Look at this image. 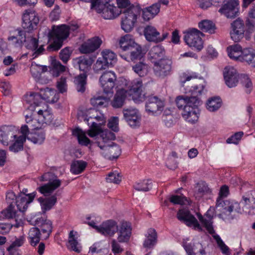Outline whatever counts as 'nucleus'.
<instances>
[{
	"label": "nucleus",
	"instance_id": "0e129e2a",
	"mask_svg": "<svg viewBox=\"0 0 255 255\" xmlns=\"http://www.w3.org/2000/svg\"><path fill=\"white\" fill-rule=\"evenodd\" d=\"M209 190V188L204 183H199L197 184V190L195 193L196 198L202 197L204 194L207 193Z\"/></svg>",
	"mask_w": 255,
	"mask_h": 255
},
{
	"label": "nucleus",
	"instance_id": "ea45409f",
	"mask_svg": "<svg viewBox=\"0 0 255 255\" xmlns=\"http://www.w3.org/2000/svg\"><path fill=\"white\" fill-rule=\"evenodd\" d=\"M152 187V182L150 179H144L136 182L133 185V188L135 190L143 192L149 191Z\"/></svg>",
	"mask_w": 255,
	"mask_h": 255
},
{
	"label": "nucleus",
	"instance_id": "49530a36",
	"mask_svg": "<svg viewBox=\"0 0 255 255\" xmlns=\"http://www.w3.org/2000/svg\"><path fill=\"white\" fill-rule=\"evenodd\" d=\"M27 139L30 140L35 144H42L45 139V133L42 131H37L34 133H30L29 135L27 136Z\"/></svg>",
	"mask_w": 255,
	"mask_h": 255
},
{
	"label": "nucleus",
	"instance_id": "e2e57ef3",
	"mask_svg": "<svg viewBox=\"0 0 255 255\" xmlns=\"http://www.w3.org/2000/svg\"><path fill=\"white\" fill-rule=\"evenodd\" d=\"M169 201L173 204L184 205L188 202L187 199L183 195H172Z\"/></svg>",
	"mask_w": 255,
	"mask_h": 255
},
{
	"label": "nucleus",
	"instance_id": "680f3d73",
	"mask_svg": "<svg viewBox=\"0 0 255 255\" xmlns=\"http://www.w3.org/2000/svg\"><path fill=\"white\" fill-rule=\"evenodd\" d=\"M72 53V50H70V47H66L62 49L59 53L60 59L64 64H66L70 59Z\"/></svg>",
	"mask_w": 255,
	"mask_h": 255
},
{
	"label": "nucleus",
	"instance_id": "cd10ccee",
	"mask_svg": "<svg viewBox=\"0 0 255 255\" xmlns=\"http://www.w3.org/2000/svg\"><path fill=\"white\" fill-rule=\"evenodd\" d=\"M48 96L44 94L42 96L38 93H32L29 95H26L24 96V100L28 104L29 106L28 109L30 111H34L35 107L39 105L41 99L47 100Z\"/></svg>",
	"mask_w": 255,
	"mask_h": 255
},
{
	"label": "nucleus",
	"instance_id": "6e6552de",
	"mask_svg": "<svg viewBox=\"0 0 255 255\" xmlns=\"http://www.w3.org/2000/svg\"><path fill=\"white\" fill-rule=\"evenodd\" d=\"M113 0H93L92 8H95L98 13L106 19L114 18L119 15L118 8L110 3Z\"/></svg>",
	"mask_w": 255,
	"mask_h": 255
},
{
	"label": "nucleus",
	"instance_id": "7c9ffc66",
	"mask_svg": "<svg viewBox=\"0 0 255 255\" xmlns=\"http://www.w3.org/2000/svg\"><path fill=\"white\" fill-rule=\"evenodd\" d=\"M146 239L144 241L143 246L146 249H152L157 242V234L153 228H149L145 235Z\"/></svg>",
	"mask_w": 255,
	"mask_h": 255
},
{
	"label": "nucleus",
	"instance_id": "20e7f679",
	"mask_svg": "<svg viewBox=\"0 0 255 255\" xmlns=\"http://www.w3.org/2000/svg\"><path fill=\"white\" fill-rule=\"evenodd\" d=\"M79 27L76 23L71 24L69 26L62 25L55 27L53 26L52 29L49 32V37L53 41L47 47L49 51H56L61 48L63 41L67 39L70 31H76Z\"/></svg>",
	"mask_w": 255,
	"mask_h": 255
},
{
	"label": "nucleus",
	"instance_id": "052dcab7",
	"mask_svg": "<svg viewBox=\"0 0 255 255\" xmlns=\"http://www.w3.org/2000/svg\"><path fill=\"white\" fill-rule=\"evenodd\" d=\"M25 238L23 236H19L18 238L15 237L14 240L12 242L11 244L7 247V250L11 252L13 250L17 248L21 247L24 243Z\"/></svg>",
	"mask_w": 255,
	"mask_h": 255
},
{
	"label": "nucleus",
	"instance_id": "603ef678",
	"mask_svg": "<svg viewBox=\"0 0 255 255\" xmlns=\"http://www.w3.org/2000/svg\"><path fill=\"white\" fill-rule=\"evenodd\" d=\"M214 239L216 241L218 247L220 248L222 253L225 255H230V249L225 244V243L221 239L220 237L216 234H211Z\"/></svg>",
	"mask_w": 255,
	"mask_h": 255
},
{
	"label": "nucleus",
	"instance_id": "f257e3e1",
	"mask_svg": "<svg viewBox=\"0 0 255 255\" xmlns=\"http://www.w3.org/2000/svg\"><path fill=\"white\" fill-rule=\"evenodd\" d=\"M39 22V18L35 11L32 9L26 10L22 16V27L24 31L18 30L16 36H11L8 38L9 41H12L15 47H20L23 42L25 47L33 51V59L42 54L44 51L43 45L38 48V40L34 37L26 38L25 32H29L35 28Z\"/></svg>",
	"mask_w": 255,
	"mask_h": 255
},
{
	"label": "nucleus",
	"instance_id": "2eb2a0df",
	"mask_svg": "<svg viewBox=\"0 0 255 255\" xmlns=\"http://www.w3.org/2000/svg\"><path fill=\"white\" fill-rule=\"evenodd\" d=\"M172 61L168 58H161L154 62V72L158 77H164L171 73L172 70Z\"/></svg>",
	"mask_w": 255,
	"mask_h": 255
},
{
	"label": "nucleus",
	"instance_id": "9b49d317",
	"mask_svg": "<svg viewBox=\"0 0 255 255\" xmlns=\"http://www.w3.org/2000/svg\"><path fill=\"white\" fill-rule=\"evenodd\" d=\"M117 77L111 71L105 72L100 77L99 81L105 94H113Z\"/></svg>",
	"mask_w": 255,
	"mask_h": 255
},
{
	"label": "nucleus",
	"instance_id": "bb28decb",
	"mask_svg": "<svg viewBox=\"0 0 255 255\" xmlns=\"http://www.w3.org/2000/svg\"><path fill=\"white\" fill-rule=\"evenodd\" d=\"M36 192L34 191L27 194V198L23 197L21 195L18 196L16 198L14 205H16L17 209L21 212H23L27 209L28 205L31 203L36 195Z\"/></svg>",
	"mask_w": 255,
	"mask_h": 255
},
{
	"label": "nucleus",
	"instance_id": "4c0bfd02",
	"mask_svg": "<svg viewBox=\"0 0 255 255\" xmlns=\"http://www.w3.org/2000/svg\"><path fill=\"white\" fill-rule=\"evenodd\" d=\"M199 28L203 32L213 34L215 32L216 25L213 21L210 20H203L198 23Z\"/></svg>",
	"mask_w": 255,
	"mask_h": 255
},
{
	"label": "nucleus",
	"instance_id": "f03ea898",
	"mask_svg": "<svg viewBox=\"0 0 255 255\" xmlns=\"http://www.w3.org/2000/svg\"><path fill=\"white\" fill-rule=\"evenodd\" d=\"M119 45V55L128 62L141 60L146 52L140 45L135 42L130 34L122 37Z\"/></svg>",
	"mask_w": 255,
	"mask_h": 255
},
{
	"label": "nucleus",
	"instance_id": "a211bd4d",
	"mask_svg": "<svg viewBox=\"0 0 255 255\" xmlns=\"http://www.w3.org/2000/svg\"><path fill=\"white\" fill-rule=\"evenodd\" d=\"M123 114L125 120L131 128H135L140 126L141 115L137 110L135 109H124Z\"/></svg>",
	"mask_w": 255,
	"mask_h": 255
},
{
	"label": "nucleus",
	"instance_id": "aec40b11",
	"mask_svg": "<svg viewBox=\"0 0 255 255\" xmlns=\"http://www.w3.org/2000/svg\"><path fill=\"white\" fill-rule=\"evenodd\" d=\"M31 224L40 229V231L42 232V239L46 240L49 238L52 229V222L50 221L38 218Z\"/></svg>",
	"mask_w": 255,
	"mask_h": 255
},
{
	"label": "nucleus",
	"instance_id": "ddd939ff",
	"mask_svg": "<svg viewBox=\"0 0 255 255\" xmlns=\"http://www.w3.org/2000/svg\"><path fill=\"white\" fill-rule=\"evenodd\" d=\"M128 94L132 96V100L136 103H139L145 100L146 93L143 91V85L140 80H133L130 88L128 91Z\"/></svg>",
	"mask_w": 255,
	"mask_h": 255
},
{
	"label": "nucleus",
	"instance_id": "3c124183",
	"mask_svg": "<svg viewBox=\"0 0 255 255\" xmlns=\"http://www.w3.org/2000/svg\"><path fill=\"white\" fill-rule=\"evenodd\" d=\"M214 239L216 241L218 247L220 248L222 253L225 255H230V249L225 244V243L221 239L220 237L216 234H211Z\"/></svg>",
	"mask_w": 255,
	"mask_h": 255
},
{
	"label": "nucleus",
	"instance_id": "8fccbe9b",
	"mask_svg": "<svg viewBox=\"0 0 255 255\" xmlns=\"http://www.w3.org/2000/svg\"><path fill=\"white\" fill-rule=\"evenodd\" d=\"M214 239L216 241L218 247L220 248L222 253L225 255H230V249L225 244V243L221 239L220 237L216 234H211Z\"/></svg>",
	"mask_w": 255,
	"mask_h": 255
},
{
	"label": "nucleus",
	"instance_id": "4be33fe9",
	"mask_svg": "<svg viewBox=\"0 0 255 255\" xmlns=\"http://www.w3.org/2000/svg\"><path fill=\"white\" fill-rule=\"evenodd\" d=\"M224 78L227 86L229 88H233L237 85L240 75L234 68L226 67L224 71Z\"/></svg>",
	"mask_w": 255,
	"mask_h": 255
},
{
	"label": "nucleus",
	"instance_id": "f704fd0d",
	"mask_svg": "<svg viewBox=\"0 0 255 255\" xmlns=\"http://www.w3.org/2000/svg\"><path fill=\"white\" fill-rule=\"evenodd\" d=\"M76 232L71 231L69 234L68 248L77 253H80L82 251V247L75 238L77 235Z\"/></svg>",
	"mask_w": 255,
	"mask_h": 255
},
{
	"label": "nucleus",
	"instance_id": "338daca9",
	"mask_svg": "<svg viewBox=\"0 0 255 255\" xmlns=\"http://www.w3.org/2000/svg\"><path fill=\"white\" fill-rule=\"evenodd\" d=\"M243 134L244 133L243 131L237 132L229 137L226 140V142L229 144L234 143L237 144L238 143L239 140L241 139Z\"/></svg>",
	"mask_w": 255,
	"mask_h": 255
},
{
	"label": "nucleus",
	"instance_id": "79ce46f5",
	"mask_svg": "<svg viewBox=\"0 0 255 255\" xmlns=\"http://www.w3.org/2000/svg\"><path fill=\"white\" fill-rule=\"evenodd\" d=\"M132 69L140 77H143L148 73L149 66L143 62L140 61L133 65Z\"/></svg>",
	"mask_w": 255,
	"mask_h": 255
},
{
	"label": "nucleus",
	"instance_id": "4468645a",
	"mask_svg": "<svg viewBox=\"0 0 255 255\" xmlns=\"http://www.w3.org/2000/svg\"><path fill=\"white\" fill-rule=\"evenodd\" d=\"M238 0H229L222 5L219 12L228 18H234L239 13Z\"/></svg>",
	"mask_w": 255,
	"mask_h": 255
},
{
	"label": "nucleus",
	"instance_id": "4d7b16f0",
	"mask_svg": "<svg viewBox=\"0 0 255 255\" xmlns=\"http://www.w3.org/2000/svg\"><path fill=\"white\" fill-rule=\"evenodd\" d=\"M255 51L249 48L244 49L241 52V62H246L248 64H251L253 59L254 58V54Z\"/></svg>",
	"mask_w": 255,
	"mask_h": 255
},
{
	"label": "nucleus",
	"instance_id": "c03bdc74",
	"mask_svg": "<svg viewBox=\"0 0 255 255\" xmlns=\"http://www.w3.org/2000/svg\"><path fill=\"white\" fill-rule=\"evenodd\" d=\"M239 80L241 84L244 87L246 93L250 94L253 90V85L249 76L246 74H241Z\"/></svg>",
	"mask_w": 255,
	"mask_h": 255
},
{
	"label": "nucleus",
	"instance_id": "9d476101",
	"mask_svg": "<svg viewBox=\"0 0 255 255\" xmlns=\"http://www.w3.org/2000/svg\"><path fill=\"white\" fill-rule=\"evenodd\" d=\"M97 144L101 149V154L106 159L110 160L116 159L121 154V149L120 146L113 141L103 145L100 144L99 142Z\"/></svg>",
	"mask_w": 255,
	"mask_h": 255
},
{
	"label": "nucleus",
	"instance_id": "e433bc0d",
	"mask_svg": "<svg viewBox=\"0 0 255 255\" xmlns=\"http://www.w3.org/2000/svg\"><path fill=\"white\" fill-rule=\"evenodd\" d=\"M197 216L199 221L203 225L208 232L210 234H214L215 230L213 226L212 217L210 215H209L208 214H206V216L208 217V219H205L203 218L202 215L200 213H197Z\"/></svg>",
	"mask_w": 255,
	"mask_h": 255
},
{
	"label": "nucleus",
	"instance_id": "1a4fd4ad",
	"mask_svg": "<svg viewBox=\"0 0 255 255\" xmlns=\"http://www.w3.org/2000/svg\"><path fill=\"white\" fill-rule=\"evenodd\" d=\"M204 34L200 30L193 28L188 31L184 36V40L186 43L190 47H193L199 51L203 47V41L201 36Z\"/></svg>",
	"mask_w": 255,
	"mask_h": 255
},
{
	"label": "nucleus",
	"instance_id": "c9c22d12",
	"mask_svg": "<svg viewBox=\"0 0 255 255\" xmlns=\"http://www.w3.org/2000/svg\"><path fill=\"white\" fill-rule=\"evenodd\" d=\"M194 85L189 89H186V93H191V96L190 97H195L197 99H199L198 96L202 94L205 85L199 80H196Z\"/></svg>",
	"mask_w": 255,
	"mask_h": 255
},
{
	"label": "nucleus",
	"instance_id": "6e6d98bb",
	"mask_svg": "<svg viewBox=\"0 0 255 255\" xmlns=\"http://www.w3.org/2000/svg\"><path fill=\"white\" fill-rule=\"evenodd\" d=\"M149 54L153 59H161L165 55L164 48L161 45L153 46L150 50Z\"/></svg>",
	"mask_w": 255,
	"mask_h": 255
},
{
	"label": "nucleus",
	"instance_id": "bf43d9fd",
	"mask_svg": "<svg viewBox=\"0 0 255 255\" xmlns=\"http://www.w3.org/2000/svg\"><path fill=\"white\" fill-rule=\"evenodd\" d=\"M100 133H101L100 136L102 138L103 142L104 144H108V141H110V142L116 138L115 133L109 130H103L102 129V131L99 132L98 134Z\"/></svg>",
	"mask_w": 255,
	"mask_h": 255
},
{
	"label": "nucleus",
	"instance_id": "a878e982",
	"mask_svg": "<svg viewBox=\"0 0 255 255\" xmlns=\"http://www.w3.org/2000/svg\"><path fill=\"white\" fill-rule=\"evenodd\" d=\"M16 196L14 192H8L6 195V200L7 203L9 204L8 206L5 211H3L2 213L4 214L5 217L8 219H12L15 218L16 216V212L14 209V201H16Z\"/></svg>",
	"mask_w": 255,
	"mask_h": 255
},
{
	"label": "nucleus",
	"instance_id": "412c9836",
	"mask_svg": "<svg viewBox=\"0 0 255 255\" xmlns=\"http://www.w3.org/2000/svg\"><path fill=\"white\" fill-rule=\"evenodd\" d=\"M131 224L126 221H123L120 225L118 226V241L120 243H128L131 235Z\"/></svg>",
	"mask_w": 255,
	"mask_h": 255
},
{
	"label": "nucleus",
	"instance_id": "423d86ee",
	"mask_svg": "<svg viewBox=\"0 0 255 255\" xmlns=\"http://www.w3.org/2000/svg\"><path fill=\"white\" fill-rule=\"evenodd\" d=\"M141 11V8L138 4H131L128 8L121 10L120 12L123 13L121 28L125 32H129L133 29Z\"/></svg>",
	"mask_w": 255,
	"mask_h": 255
},
{
	"label": "nucleus",
	"instance_id": "58836bf2",
	"mask_svg": "<svg viewBox=\"0 0 255 255\" xmlns=\"http://www.w3.org/2000/svg\"><path fill=\"white\" fill-rule=\"evenodd\" d=\"M87 163L83 160H75L71 164L70 171L74 174H79L84 171Z\"/></svg>",
	"mask_w": 255,
	"mask_h": 255
},
{
	"label": "nucleus",
	"instance_id": "39448f33",
	"mask_svg": "<svg viewBox=\"0 0 255 255\" xmlns=\"http://www.w3.org/2000/svg\"><path fill=\"white\" fill-rule=\"evenodd\" d=\"M87 123L90 128L88 134L92 137L96 136L102 131L101 126L106 123V119L103 115L99 113L94 109H89L85 115L81 117Z\"/></svg>",
	"mask_w": 255,
	"mask_h": 255
},
{
	"label": "nucleus",
	"instance_id": "774afa93",
	"mask_svg": "<svg viewBox=\"0 0 255 255\" xmlns=\"http://www.w3.org/2000/svg\"><path fill=\"white\" fill-rule=\"evenodd\" d=\"M183 247L187 255H196V254L193 252V250L196 249L197 245L193 246L191 244L184 243L183 244Z\"/></svg>",
	"mask_w": 255,
	"mask_h": 255
},
{
	"label": "nucleus",
	"instance_id": "5701e85b",
	"mask_svg": "<svg viewBox=\"0 0 255 255\" xmlns=\"http://www.w3.org/2000/svg\"><path fill=\"white\" fill-rule=\"evenodd\" d=\"M118 230L117 222L113 220L104 222L98 228V232L105 236L113 237Z\"/></svg>",
	"mask_w": 255,
	"mask_h": 255
},
{
	"label": "nucleus",
	"instance_id": "864d4df0",
	"mask_svg": "<svg viewBox=\"0 0 255 255\" xmlns=\"http://www.w3.org/2000/svg\"><path fill=\"white\" fill-rule=\"evenodd\" d=\"M214 239L216 241L218 247L220 248L222 253L225 255H230V249L225 244V243L221 239L220 237L216 234H211Z\"/></svg>",
	"mask_w": 255,
	"mask_h": 255
},
{
	"label": "nucleus",
	"instance_id": "72a5a7b5",
	"mask_svg": "<svg viewBox=\"0 0 255 255\" xmlns=\"http://www.w3.org/2000/svg\"><path fill=\"white\" fill-rule=\"evenodd\" d=\"M42 234L38 227L31 228L28 234V240L29 244L33 247L36 246L39 243L41 238Z\"/></svg>",
	"mask_w": 255,
	"mask_h": 255
},
{
	"label": "nucleus",
	"instance_id": "f3484780",
	"mask_svg": "<svg viewBox=\"0 0 255 255\" xmlns=\"http://www.w3.org/2000/svg\"><path fill=\"white\" fill-rule=\"evenodd\" d=\"M144 35L146 39L149 42L159 43L164 40L169 35L168 32H163L160 35L155 27L151 25H147L143 30Z\"/></svg>",
	"mask_w": 255,
	"mask_h": 255
},
{
	"label": "nucleus",
	"instance_id": "2f4dec72",
	"mask_svg": "<svg viewBox=\"0 0 255 255\" xmlns=\"http://www.w3.org/2000/svg\"><path fill=\"white\" fill-rule=\"evenodd\" d=\"M87 75L80 74L74 78V84L77 91L83 93L85 92L87 87Z\"/></svg>",
	"mask_w": 255,
	"mask_h": 255
},
{
	"label": "nucleus",
	"instance_id": "f8f14e48",
	"mask_svg": "<svg viewBox=\"0 0 255 255\" xmlns=\"http://www.w3.org/2000/svg\"><path fill=\"white\" fill-rule=\"evenodd\" d=\"M145 100H147L145 109L148 113L158 115L163 110L164 102L158 97L146 95Z\"/></svg>",
	"mask_w": 255,
	"mask_h": 255
},
{
	"label": "nucleus",
	"instance_id": "c85d7f7f",
	"mask_svg": "<svg viewBox=\"0 0 255 255\" xmlns=\"http://www.w3.org/2000/svg\"><path fill=\"white\" fill-rule=\"evenodd\" d=\"M60 194V193L57 192L54 195L48 198H44L43 197H39L38 198L37 200L40 204L43 213H44L47 211H49L52 209L57 202V196Z\"/></svg>",
	"mask_w": 255,
	"mask_h": 255
},
{
	"label": "nucleus",
	"instance_id": "473e14b6",
	"mask_svg": "<svg viewBox=\"0 0 255 255\" xmlns=\"http://www.w3.org/2000/svg\"><path fill=\"white\" fill-rule=\"evenodd\" d=\"M128 95V91L123 89L117 91L114 99L112 102V106L115 108L122 107Z\"/></svg>",
	"mask_w": 255,
	"mask_h": 255
},
{
	"label": "nucleus",
	"instance_id": "0eeeda50",
	"mask_svg": "<svg viewBox=\"0 0 255 255\" xmlns=\"http://www.w3.org/2000/svg\"><path fill=\"white\" fill-rule=\"evenodd\" d=\"M228 193L229 188L227 186L223 185L221 187L219 197L216 201V206L222 207L223 208L222 215L225 214L230 216L231 213L234 211L238 213H241L242 210L238 202L222 200V198L227 196Z\"/></svg>",
	"mask_w": 255,
	"mask_h": 255
},
{
	"label": "nucleus",
	"instance_id": "393cba45",
	"mask_svg": "<svg viewBox=\"0 0 255 255\" xmlns=\"http://www.w3.org/2000/svg\"><path fill=\"white\" fill-rule=\"evenodd\" d=\"M93 63V59L87 56H80L74 59V64L78 66L80 71L83 72L82 74L88 75L91 66Z\"/></svg>",
	"mask_w": 255,
	"mask_h": 255
},
{
	"label": "nucleus",
	"instance_id": "37998d69",
	"mask_svg": "<svg viewBox=\"0 0 255 255\" xmlns=\"http://www.w3.org/2000/svg\"><path fill=\"white\" fill-rule=\"evenodd\" d=\"M73 135L77 137L79 143L82 145L87 146L90 142V140L86 136L85 133L79 128L73 130Z\"/></svg>",
	"mask_w": 255,
	"mask_h": 255
},
{
	"label": "nucleus",
	"instance_id": "09e8293b",
	"mask_svg": "<svg viewBox=\"0 0 255 255\" xmlns=\"http://www.w3.org/2000/svg\"><path fill=\"white\" fill-rule=\"evenodd\" d=\"M221 105L222 100L219 97H213L208 100L207 109L210 112H214L218 110Z\"/></svg>",
	"mask_w": 255,
	"mask_h": 255
},
{
	"label": "nucleus",
	"instance_id": "dca6fc26",
	"mask_svg": "<svg viewBox=\"0 0 255 255\" xmlns=\"http://www.w3.org/2000/svg\"><path fill=\"white\" fill-rule=\"evenodd\" d=\"M231 37L233 41L237 42L244 37L245 32L247 31V28L243 20L238 18L231 23Z\"/></svg>",
	"mask_w": 255,
	"mask_h": 255
},
{
	"label": "nucleus",
	"instance_id": "5fc2aeb1",
	"mask_svg": "<svg viewBox=\"0 0 255 255\" xmlns=\"http://www.w3.org/2000/svg\"><path fill=\"white\" fill-rule=\"evenodd\" d=\"M15 142L9 147L10 151L17 152L19 151L23 150V144L25 141V138L24 136H16Z\"/></svg>",
	"mask_w": 255,
	"mask_h": 255
},
{
	"label": "nucleus",
	"instance_id": "c756f323",
	"mask_svg": "<svg viewBox=\"0 0 255 255\" xmlns=\"http://www.w3.org/2000/svg\"><path fill=\"white\" fill-rule=\"evenodd\" d=\"M16 138L13 128L11 126H3L0 127V142L3 145H8L9 137Z\"/></svg>",
	"mask_w": 255,
	"mask_h": 255
},
{
	"label": "nucleus",
	"instance_id": "69168bd1",
	"mask_svg": "<svg viewBox=\"0 0 255 255\" xmlns=\"http://www.w3.org/2000/svg\"><path fill=\"white\" fill-rule=\"evenodd\" d=\"M107 181L109 183L119 184L121 181L122 178L118 172H111L106 178Z\"/></svg>",
	"mask_w": 255,
	"mask_h": 255
},
{
	"label": "nucleus",
	"instance_id": "b1692460",
	"mask_svg": "<svg viewBox=\"0 0 255 255\" xmlns=\"http://www.w3.org/2000/svg\"><path fill=\"white\" fill-rule=\"evenodd\" d=\"M102 43V40L98 37H94L84 43L80 47L82 53H90L98 49Z\"/></svg>",
	"mask_w": 255,
	"mask_h": 255
},
{
	"label": "nucleus",
	"instance_id": "13d9d810",
	"mask_svg": "<svg viewBox=\"0 0 255 255\" xmlns=\"http://www.w3.org/2000/svg\"><path fill=\"white\" fill-rule=\"evenodd\" d=\"M110 67L108 62H105L104 60L99 57L93 66V69L96 73H99L103 70Z\"/></svg>",
	"mask_w": 255,
	"mask_h": 255
},
{
	"label": "nucleus",
	"instance_id": "de8ad7c7",
	"mask_svg": "<svg viewBox=\"0 0 255 255\" xmlns=\"http://www.w3.org/2000/svg\"><path fill=\"white\" fill-rule=\"evenodd\" d=\"M47 68L46 66H42L36 64L32 63L30 67V72L32 76L37 79L40 77L42 73L47 71Z\"/></svg>",
	"mask_w": 255,
	"mask_h": 255
},
{
	"label": "nucleus",
	"instance_id": "a18cd8bd",
	"mask_svg": "<svg viewBox=\"0 0 255 255\" xmlns=\"http://www.w3.org/2000/svg\"><path fill=\"white\" fill-rule=\"evenodd\" d=\"M101 59L108 62L110 66H113L117 61L116 55L110 50L106 49L102 51Z\"/></svg>",
	"mask_w": 255,
	"mask_h": 255
},
{
	"label": "nucleus",
	"instance_id": "7ed1b4c3",
	"mask_svg": "<svg viewBox=\"0 0 255 255\" xmlns=\"http://www.w3.org/2000/svg\"><path fill=\"white\" fill-rule=\"evenodd\" d=\"M201 102L195 97L187 96H179L176 98V104L179 110H182V117L189 123L194 124L198 120L199 109L198 107Z\"/></svg>",
	"mask_w": 255,
	"mask_h": 255
},
{
	"label": "nucleus",
	"instance_id": "6ab92c4d",
	"mask_svg": "<svg viewBox=\"0 0 255 255\" xmlns=\"http://www.w3.org/2000/svg\"><path fill=\"white\" fill-rule=\"evenodd\" d=\"M177 219L184 223L187 226H193L195 228L201 230L202 228L196 218L187 209H180L177 213Z\"/></svg>",
	"mask_w": 255,
	"mask_h": 255
},
{
	"label": "nucleus",
	"instance_id": "a19ab883",
	"mask_svg": "<svg viewBox=\"0 0 255 255\" xmlns=\"http://www.w3.org/2000/svg\"><path fill=\"white\" fill-rule=\"evenodd\" d=\"M248 16L249 17L246 20L247 31L250 33L255 31V21H254L253 19H255V3L251 8Z\"/></svg>",
	"mask_w": 255,
	"mask_h": 255
}]
</instances>
